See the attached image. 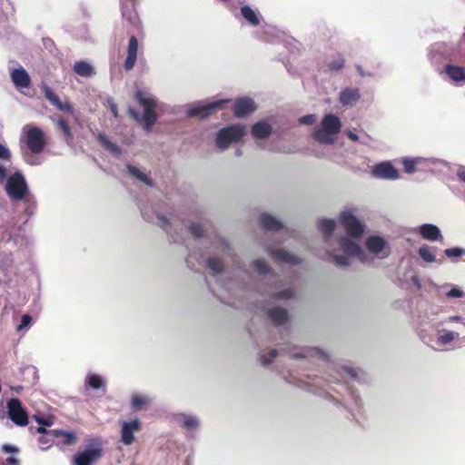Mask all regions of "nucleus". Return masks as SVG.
<instances>
[{
	"mask_svg": "<svg viewBox=\"0 0 465 465\" xmlns=\"http://www.w3.org/2000/svg\"><path fill=\"white\" fill-rule=\"evenodd\" d=\"M294 296V292L292 289H286L281 291L273 295V297L277 300H289Z\"/></svg>",
	"mask_w": 465,
	"mask_h": 465,
	"instance_id": "864d4df0",
	"label": "nucleus"
},
{
	"mask_svg": "<svg viewBox=\"0 0 465 465\" xmlns=\"http://www.w3.org/2000/svg\"><path fill=\"white\" fill-rule=\"evenodd\" d=\"M12 171V160H9V162L5 161H0V183H5L10 173H13Z\"/></svg>",
	"mask_w": 465,
	"mask_h": 465,
	"instance_id": "c03bdc74",
	"label": "nucleus"
},
{
	"mask_svg": "<svg viewBox=\"0 0 465 465\" xmlns=\"http://www.w3.org/2000/svg\"><path fill=\"white\" fill-rule=\"evenodd\" d=\"M440 289H448L450 288L448 292H446L445 295L448 298H463L465 293L460 288L452 285L451 283H445L440 287Z\"/></svg>",
	"mask_w": 465,
	"mask_h": 465,
	"instance_id": "37998d69",
	"label": "nucleus"
},
{
	"mask_svg": "<svg viewBox=\"0 0 465 465\" xmlns=\"http://www.w3.org/2000/svg\"><path fill=\"white\" fill-rule=\"evenodd\" d=\"M278 352L276 350H272L270 351V357L267 358L266 356L262 355V363L265 366L269 365L272 360L277 356Z\"/></svg>",
	"mask_w": 465,
	"mask_h": 465,
	"instance_id": "bf43d9fd",
	"label": "nucleus"
},
{
	"mask_svg": "<svg viewBox=\"0 0 465 465\" xmlns=\"http://www.w3.org/2000/svg\"><path fill=\"white\" fill-rule=\"evenodd\" d=\"M49 431L50 430L45 433L46 435H43L38 439L40 444L46 445V447H44L43 450H46L50 446L52 440H50L49 437H54V435L49 434Z\"/></svg>",
	"mask_w": 465,
	"mask_h": 465,
	"instance_id": "4d7b16f0",
	"label": "nucleus"
},
{
	"mask_svg": "<svg viewBox=\"0 0 465 465\" xmlns=\"http://www.w3.org/2000/svg\"><path fill=\"white\" fill-rule=\"evenodd\" d=\"M272 133V127L269 124H267L264 121L258 122L253 124L252 128V134L255 138L259 139H265L267 138Z\"/></svg>",
	"mask_w": 465,
	"mask_h": 465,
	"instance_id": "f704fd0d",
	"label": "nucleus"
},
{
	"mask_svg": "<svg viewBox=\"0 0 465 465\" xmlns=\"http://www.w3.org/2000/svg\"><path fill=\"white\" fill-rule=\"evenodd\" d=\"M459 180L465 184V167H460L456 173Z\"/></svg>",
	"mask_w": 465,
	"mask_h": 465,
	"instance_id": "680f3d73",
	"label": "nucleus"
},
{
	"mask_svg": "<svg viewBox=\"0 0 465 465\" xmlns=\"http://www.w3.org/2000/svg\"><path fill=\"white\" fill-rule=\"evenodd\" d=\"M439 75L445 81L457 85H462L465 82V66L458 65L451 62L443 67Z\"/></svg>",
	"mask_w": 465,
	"mask_h": 465,
	"instance_id": "ddd939ff",
	"label": "nucleus"
},
{
	"mask_svg": "<svg viewBox=\"0 0 465 465\" xmlns=\"http://www.w3.org/2000/svg\"><path fill=\"white\" fill-rule=\"evenodd\" d=\"M268 252L273 260L285 263L299 264L302 261L299 257L282 249H268Z\"/></svg>",
	"mask_w": 465,
	"mask_h": 465,
	"instance_id": "393cba45",
	"label": "nucleus"
},
{
	"mask_svg": "<svg viewBox=\"0 0 465 465\" xmlns=\"http://www.w3.org/2000/svg\"><path fill=\"white\" fill-rule=\"evenodd\" d=\"M252 267L256 272L261 275H267L271 273L272 268L263 259H257L252 262Z\"/></svg>",
	"mask_w": 465,
	"mask_h": 465,
	"instance_id": "a19ab883",
	"label": "nucleus"
},
{
	"mask_svg": "<svg viewBox=\"0 0 465 465\" xmlns=\"http://www.w3.org/2000/svg\"><path fill=\"white\" fill-rule=\"evenodd\" d=\"M31 325H32V317L27 313L23 314L21 317V322L16 327V331L18 332L26 331L27 330H29Z\"/></svg>",
	"mask_w": 465,
	"mask_h": 465,
	"instance_id": "de8ad7c7",
	"label": "nucleus"
},
{
	"mask_svg": "<svg viewBox=\"0 0 465 465\" xmlns=\"http://www.w3.org/2000/svg\"><path fill=\"white\" fill-rule=\"evenodd\" d=\"M42 91L46 100H48L52 105L55 106L60 111H64L71 114H74L73 106L67 102L62 103L57 94H55L47 84H44L42 85Z\"/></svg>",
	"mask_w": 465,
	"mask_h": 465,
	"instance_id": "412c9836",
	"label": "nucleus"
},
{
	"mask_svg": "<svg viewBox=\"0 0 465 465\" xmlns=\"http://www.w3.org/2000/svg\"><path fill=\"white\" fill-rule=\"evenodd\" d=\"M361 98V93L358 88L347 87L340 92L339 102L343 106H353Z\"/></svg>",
	"mask_w": 465,
	"mask_h": 465,
	"instance_id": "5701e85b",
	"label": "nucleus"
},
{
	"mask_svg": "<svg viewBox=\"0 0 465 465\" xmlns=\"http://www.w3.org/2000/svg\"><path fill=\"white\" fill-rule=\"evenodd\" d=\"M367 249L375 255L382 253L381 258L389 256L390 251L384 252L387 248V242L381 236L372 235L369 236L365 241Z\"/></svg>",
	"mask_w": 465,
	"mask_h": 465,
	"instance_id": "6ab92c4d",
	"label": "nucleus"
},
{
	"mask_svg": "<svg viewBox=\"0 0 465 465\" xmlns=\"http://www.w3.org/2000/svg\"><path fill=\"white\" fill-rule=\"evenodd\" d=\"M352 398L354 400L355 411H357V412L360 413V411L361 408V402L360 399H358V397L353 395Z\"/></svg>",
	"mask_w": 465,
	"mask_h": 465,
	"instance_id": "69168bd1",
	"label": "nucleus"
},
{
	"mask_svg": "<svg viewBox=\"0 0 465 465\" xmlns=\"http://www.w3.org/2000/svg\"><path fill=\"white\" fill-rule=\"evenodd\" d=\"M339 374L341 377H350V378H355L356 377V371L352 369L351 367L341 365L339 367Z\"/></svg>",
	"mask_w": 465,
	"mask_h": 465,
	"instance_id": "3c124183",
	"label": "nucleus"
},
{
	"mask_svg": "<svg viewBox=\"0 0 465 465\" xmlns=\"http://www.w3.org/2000/svg\"><path fill=\"white\" fill-rule=\"evenodd\" d=\"M269 318L276 324V325H284L288 322V313L285 309L280 307H274L272 309L268 310Z\"/></svg>",
	"mask_w": 465,
	"mask_h": 465,
	"instance_id": "2f4dec72",
	"label": "nucleus"
},
{
	"mask_svg": "<svg viewBox=\"0 0 465 465\" xmlns=\"http://www.w3.org/2000/svg\"><path fill=\"white\" fill-rule=\"evenodd\" d=\"M371 174L376 179L387 181H396L400 178L399 171L388 161L375 164L371 171Z\"/></svg>",
	"mask_w": 465,
	"mask_h": 465,
	"instance_id": "4468645a",
	"label": "nucleus"
},
{
	"mask_svg": "<svg viewBox=\"0 0 465 465\" xmlns=\"http://www.w3.org/2000/svg\"><path fill=\"white\" fill-rule=\"evenodd\" d=\"M256 109L254 101L249 97H241L233 104V113L237 117H245Z\"/></svg>",
	"mask_w": 465,
	"mask_h": 465,
	"instance_id": "4be33fe9",
	"label": "nucleus"
},
{
	"mask_svg": "<svg viewBox=\"0 0 465 465\" xmlns=\"http://www.w3.org/2000/svg\"><path fill=\"white\" fill-rule=\"evenodd\" d=\"M134 0H123L122 2V15L131 24H135L137 21V14L134 10Z\"/></svg>",
	"mask_w": 465,
	"mask_h": 465,
	"instance_id": "72a5a7b5",
	"label": "nucleus"
},
{
	"mask_svg": "<svg viewBox=\"0 0 465 465\" xmlns=\"http://www.w3.org/2000/svg\"><path fill=\"white\" fill-rule=\"evenodd\" d=\"M339 222L344 227L348 236L351 238H359L364 232V225L351 210L341 212L339 216Z\"/></svg>",
	"mask_w": 465,
	"mask_h": 465,
	"instance_id": "9d476101",
	"label": "nucleus"
},
{
	"mask_svg": "<svg viewBox=\"0 0 465 465\" xmlns=\"http://www.w3.org/2000/svg\"><path fill=\"white\" fill-rule=\"evenodd\" d=\"M10 77L15 88L20 92L31 86V78L22 66L13 69Z\"/></svg>",
	"mask_w": 465,
	"mask_h": 465,
	"instance_id": "aec40b11",
	"label": "nucleus"
},
{
	"mask_svg": "<svg viewBox=\"0 0 465 465\" xmlns=\"http://www.w3.org/2000/svg\"><path fill=\"white\" fill-rule=\"evenodd\" d=\"M176 420L187 431H194L200 426L199 419L196 416L191 414H178Z\"/></svg>",
	"mask_w": 465,
	"mask_h": 465,
	"instance_id": "c85d7f7f",
	"label": "nucleus"
},
{
	"mask_svg": "<svg viewBox=\"0 0 465 465\" xmlns=\"http://www.w3.org/2000/svg\"><path fill=\"white\" fill-rule=\"evenodd\" d=\"M9 419L18 426H25L28 422L26 412L22 407L20 400L12 398L7 401Z\"/></svg>",
	"mask_w": 465,
	"mask_h": 465,
	"instance_id": "dca6fc26",
	"label": "nucleus"
},
{
	"mask_svg": "<svg viewBox=\"0 0 465 465\" xmlns=\"http://www.w3.org/2000/svg\"><path fill=\"white\" fill-rule=\"evenodd\" d=\"M459 337V333L451 331H445L438 337V342L441 345H446Z\"/></svg>",
	"mask_w": 465,
	"mask_h": 465,
	"instance_id": "49530a36",
	"label": "nucleus"
},
{
	"mask_svg": "<svg viewBox=\"0 0 465 465\" xmlns=\"http://www.w3.org/2000/svg\"><path fill=\"white\" fill-rule=\"evenodd\" d=\"M327 68L330 71H339L344 66V58L341 54H337L332 60L327 62Z\"/></svg>",
	"mask_w": 465,
	"mask_h": 465,
	"instance_id": "a18cd8bd",
	"label": "nucleus"
},
{
	"mask_svg": "<svg viewBox=\"0 0 465 465\" xmlns=\"http://www.w3.org/2000/svg\"><path fill=\"white\" fill-rule=\"evenodd\" d=\"M245 132V127L242 124H232L222 128L218 131L216 136L217 147L221 150L226 149L231 143H237L242 140Z\"/></svg>",
	"mask_w": 465,
	"mask_h": 465,
	"instance_id": "6e6552de",
	"label": "nucleus"
},
{
	"mask_svg": "<svg viewBox=\"0 0 465 465\" xmlns=\"http://www.w3.org/2000/svg\"><path fill=\"white\" fill-rule=\"evenodd\" d=\"M228 99H221L209 103L198 102L187 104V114L190 117L205 118L217 110L223 109Z\"/></svg>",
	"mask_w": 465,
	"mask_h": 465,
	"instance_id": "1a4fd4ad",
	"label": "nucleus"
},
{
	"mask_svg": "<svg viewBox=\"0 0 465 465\" xmlns=\"http://www.w3.org/2000/svg\"><path fill=\"white\" fill-rule=\"evenodd\" d=\"M465 253V250L460 247L448 248L444 250V254L448 258H459Z\"/></svg>",
	"mask_w": 465,
	"mask_h": 465,
	"instance_id": "8fccbe9b",
	"label": "nucleus"
},
{
	"mask_svg": "<svg viewBox=\"0 0 465 465\" xmlns=\"http://www.w3.org/2000/svg\"><path fill=\"white\" fill-rule=\"evenodd\" d=\"M96 138L104 148L109 151L113 155L119 156L122 153L121 148L114 143L111 142L106 134L98 133Z\"/></svg>",
	"mask_w": 465,
	"mask_h": 465,
	"instance_id": "c9c22d12",
	"label": "nucleus"
},
{
	"mask_svg": "<svg viewBox=\"0 0 465 465\" xmlns=\"http://www.w3.org/2000/svg\"><path fill=\"white\" fill-rule=\"evenodd\" d=\"M126 168L128 173L131 176L138 179L139 181H141L142 183H145L148 186H153V181L149 178V176L143 173L142 171H140L137 167L132 164H127Z\"/></svg>",
	"mask_w": 465,
	"mask_h": 465,
	"instance_id": "58836bf2",
	"label": "nucleus"
},
{
	"mask_svg": "<svg viewBox=\"0 0 465 465\" xmlns=\"http://www.w3.org/2000/svg\"><path fill=\"white\" fill-rule=\"evenodd\" d=\"M346 134L348 136V138L353 142H358L360 141V137L359 135L354 132V131H351V130H348L346 132Z\"/></svg>",
	"mask_w": 465,
	"mask_h": 465,
	"instance_id": "e2e57ef3",
	"label": "nucleus"
},
{
	"mask_svg": "<svg viewBox=\"0 0 465 465\" xmlns=\"http://www.w3.org/2000/svg\"><path fill=\"white\" fill-rule=\"evenodd\" d=\"M240 11L242 17L251 26H258L261 24L262 15L257 9H253L250 5H244L241 6Z\"/></svg>",
	"mask_w": 465,
	"mask_h": 465,
	"instance_id": "cd10ccee",
	"label": "nucleus"
},
{
	"mask_svg": "<svg viewBox=\"0 0 465 465\" xmlns=\"http://www.w3.org/2000/svg\"><path fill=\"white\" fill-rule=\"evenodd\" d=\"M11 160V152L4 144L0 143V161L9 162Z\"/></svg>",
	"mask_w": 465,
	"mask_h": 465,
	"instance_id": "5fc2aeb1",
	"label": "nucleus"
},
{
	"mask_svg": "<svg viewBox=\"0 0 465 465\" xmlns=\"http://www.w3.org/2000/svg\"><path fill=\"white\" fill-rule=\"evenodd\" d=\"M437 250L436 246L422 244L418 249V254L426 263H433L438 262L436 257Z\"/></svg>",
	"mask_w": 465,
	"mask_h": 465,
	"instance_id": "c756f323",
	"label": "nucleus"
},
{
	"mask_svg": "<svg viewBox=\"0 0 465 465\" xmlns=\"http://www.w3.org/2000/svg\"><path fill=\"white\" fill-rule=\"evenodd\" d=\"M141 422L138 419L124 421L121 427V440L124 445H131L134 440V432L140 430Z\"/></svg>",
	"mask_w": 465,
	"mask_h": 465,
	"instance_id": "a211bd4d",
	"label": "nucleus"
},
{
	"mask_svg": "<svg viewBox=\"0 0 465 465\" xmlns=\"http://www.w3.org/2000/svg\"><path fill=\"white\" fill-rule=\"evenodd\" d=\"M302 388L313 393H320L319 385L314 381L313 382H307Z\"/></svg>",
	"mask_w": 465,
	"mask_h": 465,
	"instance_id": "052dcab7",
	"label": "nucleus"
},
{
	"mask_svg": "<svg viewBox=\"0 0 465 465\" xmlns=\"http://www.w3.org/2000/svg\"><path fill=\"white\" fill-rule=\"evenodd\" d=\"M216 242L222 248L223 252L229 254V255L231 254L230 253V246L226 240H224L221 237H218Z\"/></svg>",
	"mask_w": 465,
	"mask_h": 465,
	"instance_id": "13d9d810",
	"label": "nucleus"
},
{
	"mask_svg": "<svg viewBox=\"0 0 465 465\" xmlns=\"http://www.w3.org/2000/svg\"><path fill=\"white\" fill-rule=\"evenodd\" d=\"M26 204V207H25V213L28 215V216H31L34 214V212H35V206H36V203L35 204H29V203H25Z\"/></svg>",
	"mask_w": 465,
	"mask_h": 465,
	"instance_id": "0e129e2a",
	"label": "nucleus"
},
{
	"mask_svg": "<svg viewBox=\"0 0 465 465\" xmlns=\"http://www.w3.org/2000/svg\"><path fill=\"white\" fill-rule=\"evenodd\" d=\"M5 191L13 201L24 202L29 204L35 203V197L30 193L25 177L19 170L10 173L8 179L5 182Z\"/></svg>",
	"mask_w": 465,
	"mask_h": 465,
	"instance_id": "20e7f679",
	"label": "nucleus"
},
{
	"mask_svg": "<svg viewBox=\"0 0 465 465\" xmlns=\"http://www.w3.org/2000/svg\"><path fill=\"white\" fill-rule=\"evenodd\" d=\"M73 69L75 74L83 77H91L95 74L94 67L85 61L75 62Z\"/></svg>",
	"mask_w": 465,
	"mask_h": 465,
	"instance_id": "e433bc0d",
	"label": "nucleus"
},
{
	"mask_svg": "<svg viewBox=\"0 0 465 465\" xmlns=\"http://www.w3.org/2000/svg\"><path fill=\"white\" fill-rule=\"evenodd\" d=\"M205 262L213 274H218L223 271V263L215 257L207 258Z\"/></svg>",
	"mask_w": 465,
	"mask_h": 465,
	"instance_id": "79ce46f5",
	"label": "nucleus"
},
{
	"mask_svg": "<svg viewBox=\"0 0 465 465\" xmlns=\"http://www.w3.org/2000/svg\"><path fill=\"white\" fill-rule=\"evenodd\" d=\"M291 356L294 359H304V358H318V359H326L327 355L324 351L318 348H305L302 349L300 352L292 353Z\"/></svg>",
	"mask_w": 465,
	"mask_h": 465,
	"instance_id": "473e14b6",
	"label": "nucleus"
},
{
	"mask_svg": "<svg viewBox=\"0 0 465 465\" xmlns=\"http://www.w3.org/2000/svg\"><path fill=\"white\" fill-rule=\"evenodd\" d=\"M414 232L430 242H437L443 239L440 229L433 223H423L417 226L414 229Z\"/></svg>",
	"mask_w": 465,
	"mask_h": 465,
	"instance_id": "f3484780",
	"label": "nucleus"
},
{
	"mask_svg": "<svg viewBox=\"0 0 465 465\" xmlns=\"http://www.w3.org/2000/svg\"><path fill=\"white\" fill-rule=\"evenodd\" d=\"M6 462L11 465H17L18 460L15 457L10 456L6 459Z\"/></svg>",
	"mask_w": 465,
	"mask_h": 465,
	"instance_id": "338daca9",
	"label": "nucleus"
},
{
	"mask_svg": "<svg viewBox=\"0 0 465 465\" xmlns=\"http://www.w3.org/2000/svg\"><path fill=\"white\" fill-rule=\"evenodd\" d=\"M260 223L262 227L267 231L278 232L283 227L279 220L267 213H262L260 216Z\"/></svg>",
	"mask_w": 465,
	"mask_h": 465,
	"instance_id": "7c9ffc66",
	"label": "nucleus"
},
{
	"mask_svg": "<svg viewBox=\"0 0 465 465\" xmlns=\"http://www.w3.org/2000/svg\"><path fill=\"white\" fill-rule=\"evenodd\" d=\"M103 455V445L97 439H90L84 450H78L72 458L73 465H94Z\"/></svg>",
	"mask_w": 465,
	"mask_h": 465,
	"instance_id": "423d86ee",
	"label": "nucleus"
},
{
	"mask_svg": "<svg viewBox=\"0 0 465 465\" xmlns=\"http://www.w3.org/2000/svg\"><path fill=\"white\" fill-rule=\"evenodd\" d=\"M336 227V223L332 219H323L320 222L319 228L324 234V240L329 247L327 254L332 258L334 263L339 267H348L351 265V259L357 257L361 262H370L368 254L352 239L347 236H341L336 245L331 244V237Z\"/></svg>",
	"mask_w": 465,
	"mask_h": 465,
	"instance_id": "f03ea898",
	"label": "nucleus"
},
{
	"mask_svg": "<svg viewBox=\"0 0 465 465\" xmlns=\"http://www.w3.org/2000/svg\"><path fill=\"white\" fill-rule=\"evenodd\" d=\"M110 109H111V112L114 114V116L117 117L118 116V110H117L116 104H114V103L110 104Z\"/></svg>",
	"mask_w": 465,
	"mask_h": 465,
	"instance_id": "774afa93",
	"label": "nucleus"
},
{
	"mask_svg": "<svg viewBox=\"0 0 465 465\" xmlns=\"http://www.w3.org/2000/svg\"><path fill=\"white\" fill-rule=\"evenodd\" d=\"M34 239L19 224L14 212L0 203V269L5 275L13 272L15 257L30 249Z\"/></svg>",
	"mask_w": 465,
	"mask_h": 465,
	"instance_id": "f257e3e1",
	"label": "nucleus"
},
{
	"mask_svg": "<svg viewBox=\"0 0 465 465\" xmlns=\"http://www.w3.org/2000/svg\"><path fill=\"white\" fill-rule=\"evenodd\" d=\"M150 399L142 394H134L131 398V406L134 411H142L150 404Z\"/></svg>",
	"mask_w": 465,
	"mask_h": 465,
	"instance_id": "ea45409f",
	"label": "nucleus"
},
{
	"mask_svg": "<svg viewBox=\"0 0 465 465\" xmlns=\"http://www.w3.org/2000/svg\"><path fill=\"white\" fill-rule=\"evenodd\" d=\"M106 380L100 374L88 372L84 379V390L105 391Z\"/></svg>",
	"mask_w": 465,
	"mask_h": 465,
	"instance_id": "b1692460",
	"label": "nucleus"
},
{
	"mask_svg": "<svg viewBox=\"0 0 465 465\" xmlns=\"http://www.w3.org/2000/svg\"><path fill=\"white\" fill-rule=\"evenodd\" d=\"M26 144L32 153H40L46 144L43 131L38 127H29L26 133Z\"/></svg>",
	"mask_w": 465,
	"mask_h": 465,
	"instance_id": "2eb2a0df",
	"label": "nucleus"
},
{
	"mask_svg": "<svg viewBox=\"0 0 465 465\" xmlns=\"http://www.w3.org/2000/svg\"><path fill=\"white\" fill-rule=\"evenodd\" d=\"M321 126V129L314 131V139L322 143H332V136L340 133L341 123L337 115L328 114L323 116Z\"/></svg>",
	"mask_w": 465,
	"mask_h": 465,
	"instance_id": "0eeeda50",
	"label": "nucleus"
},
{
	"mask_svg": "<svg viewBox=\"0 0 465 465\" xmlns=\"http://www.w3.org/2000/svg\"><path fill=\"white\" fill-rule=\"evenodd\" d=\"M458 56V49L454 45L436 43L432 45L428 53V59L435 71L439 74L443 67L453 62Z\"/></svg>",
	"mask_w": 465,
	"mask_h": 465,
	"instance_id": "39448f33",
	"label": "nucleus"
},
{
	"mask_svg": "<svg viewBox=\"0 0 465 465\" xmlns=\"http://www.w3.org/2000/svg\"><path fill=\"white\" fill-rule=\"evenodd\" d=\"M49 434L54 435L55 438H60V442L63 445L69 446L73 444L76 440V435L74 432L64 431L62 430H52Z\"/></svg>",
	"mask_w": 465,
	"mask_h": 465,
	"instance_id": "4c0bfd02",
	"label": "nucleus"
},
{
	"mask_svg": "<svg viewBox=\"0 0 465 465\" xmlns=\"http://www.w3.org/2000/svg\"><path fill=\"white\" fill-rule=\"evenodd\" d=\"M34 419L35 421L40 425L36 428V431L38 433H45L47 432L46 429L44 426L50 427L52 425V422L49 419H45L39 415H34Z\"/></svg>",
	"mask_w": 465,
	"mask_h": 465,
	"instance_id": "09e8293b",
	"label": "nucleus"
},
{
	"mask_svg": "<svg viewBox=\"0 0 465 465\" xmlns=\"http://www.w3.org/2000/svg\"><path fill=\"white\" fill-rule=\"evenodd\" d=\"M189 232L195 237L201 238L203 236V229L201 224L193 223L189 227Z\"/></svg>",
	"mask_w": 465,
	"mask_h": 465,
	"instance_id": "603ef678",
	"label": "nucleus"
},
{
	"mask_svg": "<svg viewBox=\"0 0 465 465\" xmlns=\"http://www.w3.org/2000/svg\"><path fill=\"white\" fill-rule=\"evenodd\" d=\"M158 223L163 227L173 242H182L187 230L183 223L173 224L164 215L157 214Z\"/></svg>",
	"mask_w": 465,
	"mask_h": 465,
	"instance_id": "f8f14e48",
	"label": "nucleus"
},
{
	"mask_svg": "<svg viewBox=\"0 0 465 465\" xmlns=\"http://www.w3.org/2000/svg\"><path fill=\"white\" fill-rule=\"evenodd\" d=\"M404 172L411 174L417 171V167L421 166L425 170H431L433 166L442 164L441 160L436 158L423 157H405L401 161Z\"/></svg>",
	"mask_w": 465,
	"mask_h": 465,
	"instance_id": "9b49d317",
	"label": "nucleus"
},
{
	"mask_svg": "<svg viewBox=\"0 0 465 465\" xmlns=\"http://www.w3.org/2000/svg\"><path fill=\"white\" fill-rule=\"evenodd\" d=\"M134 98L143 108V114L141 115L135 109L129 107L128 114L140 124L146 133H151L158 119L155 108L163 109L166 105L160 104L155 96L144 90H137Z\"/></svg>",
	"mask_w": 465,
	"mask_h": 465,
	"instance_id": "7ed1b4c3",
	"label": "nucleus"
},
{
	"mask_svg": "<svg viewBox=\"0 0 465 465\" xmlns=\"http://www.w3.org/2000/svg\"><path fill=\"white\" fill-rule=\"evenodd\" d=\"M50 120L56 124V128L60 131L65 142L69 144L74 140V134L68 122L61 116L52 115Z\"/></svg>",
	"mask_w": 465,
	"mask_h": 465,
	"instance_id": "bb28decb",
	"label": "nucleus"
},
{
	"mask_svg": "<svg viewBox=\"0 0 465 465\" xmlns=\"http://www.w3.org/2000/svg\"><path fill=\"white\" fill-rule=\"evenodd\" d=\"M316 121L315 114H306L299 118V124L305 125H312Z\"/></svg>",
	"mask_w": 465,
	"mask_h": 465,
	"instance_id": "6e6d98bb",
	"label": "nucleus"
},
{
	"mask_svg": "<svg viewBox=\"0 0 465 465\" xmlns=\"http://www.w3.org/2000/svg\"><path fill=\"white\" fill-rule=\"evenodd\" d=\"M138 52V40L134 35H132L129 40L127 55L124 62V68L126 71H130L134 68Z\"/></svg>",
	"mask_w": 465,
	"mask_h": 465,
	"instance_id": "a878e982",
	"label": "nucleus"
}]
</instances>
